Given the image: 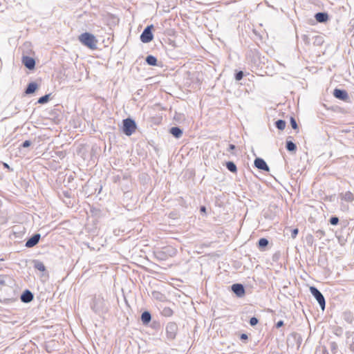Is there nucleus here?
I'll return each instance as SVG.
<instances>
[{"label": "nucleus", "instance_id": "nucleus-1", "mask_svg": "<svg viewBox=\"0 0 354 354\" xmlns=\"http://www.w3.org/2000/svg\"><path fill=\"white\" fill-rule=\"evenodd\" d=\"M78 39L83 45L87 46L90 49L95 50L97 48V40L91 33H82L79 36Z\"/></svg>", "mask_w": 354, "mask_h": 354}, {"label": "nucleus", "instance_id": "nucleus-2", "mask_svg": "<svg viewBox=\"0 0 354 354\" xmlns=\"http://www.w3.org/2000/svg\"><path fill=\"white\" fill-rule=\"evenodd\" d=\"M6 276H0V301L8 299L9 292L11 291V287L6 283Z\"/></svg>", "mask_w": 354, "mask_h": 354}, {"label": "nucleus", "instance_id": "nucleus-3", "mask_svg": "<svg viewBox=\"0 0 354 354\" xmlns=\"http://www.w3.org/2000/svg\"><path fill=\"white\" fill-rule=\"evenodd\" d=\"M122 124V131L127 136H131L137 128L136 122L129 118L123 120Z\"/></svg>", "mask_w": 354, "mask_h": 354}, {"label": "nucleus", "instance_id": "nucleus-4", "mask_svg": "<svg viewBox=\"0 0 354 354\" xmlns=\"http://www.w3.org/2000/svg\"><path fill=\"white\" fill-rule=\"evenodd\" d=\"M310 292L312 294V295L316 299L322 309L324 310L325 308L326 301L322 293L317 288L314 286L310 287Z\"/></svg>", "mask_w": 354, "mask_h": 354}, {"label": "nucleus", "instance_id": "nucleus-5", "mask_svg": "<svg viewBox=\"0 0 354 354\" xmlns=\"http://www.w3.org/2000/svg\"><path fill=\"white\" fill-rule=\"evenodd\" d=\"M178 332V325L175 322H169L166 326V334L168 339H175Z\"/></svg>", "mask_w": 354, "mask_h": 354}, {"label": "nucleus", "instance_id": "nucleus-6", "mask_svg": "<svg viewBox=\"0 0 354 354\" xmlns=\"http://www.w3.org/2000/svg\"><path fill=\"white\" fill-rule=\"evenodd\" d=\"M153 25L147 26L140 35V40L143 43H149L152 41L153 36L152 34Z\"/></svg>", "mask_w": 354, "mask_h": 354}, {"label": "nucleus", "instance_id": "nucleus-7", "mask_svg": "<svg viewBox=\"0 0 354 354\" xmlns=\"http://www.w3.org/2000/svg\"><path fill=\"white\" fill-rule=\"evenodd\" d=\"M232 292L239 297L245 295V288L241 283H234L231 286Z\"/></svg>", "mask_w": 354, "mask_h": 354}, {"label": "nucleus", "instance_id": "nucleus-8", "mask_svg": "<svg viewBox=\"0 0 354 354\" xmlns=\"http://www.w3.org/2000/svg\"><path fill=\"white\" fill-rule=\"evenodd\" d=\"M254 166L258 168L259 169L265 171H269L270 168L268 166L266 161L261 158H257L254 160Z\"/></svg>", "mask_w": 354, "mask_h": 354}, {"label": "nucleus", "instance_id": "nucleus-9", "mask_svg": "<svg viewBox=\"0 0 354 354\" xmlns=\"http://www.w3.org/2000/svg\"><path fill=\"white\" fill-rule=\"evenodd\" d=\"M22 63L29 70H32L35 67V61L32 57L28 56H24L22 58Z\"/></svg>", "mask_w": 354, "mask_h": 354}, {"label": "nucleus", "instance_id": "nucleus-10", "mask_svg": "<svg viewBox=\"0 0 354 354\" xmlns=\"http://www.w3.org/2000/svg\"><path fill=\"white\" fill-rule=\"evenodd\" d=\"M40 237L41 235L39 234H35L33 236H32L30 239L27 240L25 244L26 247L32 248L36 245L38 243Z\"/></svg>", "mask_w": 354, "mask_h": 354}, {"label": "nucleus", "instance_id": "nucleus-11", "mask_svg": "<svg viewBox=\"0 0 354 354\" xmlns=\"http://www.w3.org/2000/svg\"><path fill=\"white\" fill-rule=\"evenodd\" d=\"M333 95L342 100H346L348 98V93L345 90L335 88L333 91Z\"/></svg>", "mask_w": 354, "mask_h": 354}, {"label": "nucleus", "instance_id": "nucleus-12", "mask_svg": "<svg viewBox=\"0 0 354 354\" xmlns=\"http://www.w3.org/2000/svg\"><path fill=\"white\" fill-rule=\"evenodd\" d=\"M33 294L29 290H26L21 295V301L24 303H29L33 299Z\"/></svg>", "mask_w": 354, "mask_h": 354}, {"label": "nucleus", "instance_id": "nucleus-13", "mask_svg": "<svg viewBox=\"0 0 354 354\" xmlns=\"http://www.w3.org/2000/svg\"><path fill=\"white\" fill-rule=\"evenodd\" d=\"M315 19L319 23L326 22L328 19V15L326 12H317L315 15Z\"/></svg>", "mask_w": 354, "mask_h": 354}, {"label": "nucleus", "instance_id": "nucleus-14", "mask_svg": "<svg viewBox=\"0 0 354 354\" xmlns=\"http://www.w3.org/2000/svg\"><path fill=\"white\" fill-rule=\"evenodd\" d=\"M339 198L346 202H352L354 200L353 194L349 191L339 194Z\"/></svg>", "mask_w": 354, "mask_h": 354}, {"label": "nucleus", "instance_id": "nucleus-15", "mask_svg": "<svg viewBox=\"0 0 354 354\" xmlns=\"http://www.w3.org/2000/svg\"><path fill=\"white\" fill-rule=\"evenodd\" d=\"M170 133L176 138H179L183 135L182 129L178 127H173L169 129Z\"/></svg>", "mask_w": 354, "mask_h": 354}, {"label": "nucleus", "instance_id": "nucleus-16", "mask_svg": "<svg viewBox=\"0 0 354 354\" xmlns=\"http://www.w3.org/2000/svg\"><path fill=\"white\" fill-rule=\"evenodd\" d=\"M38 88V85L35 82H30L27 86L25 93L26 94H32Z\"/></svg>", "mask_w": 354, "mask_h": 354}, {"label": "nucleus", "instance_id": "nucleus-17", "mask_svg": "<svg viewBox=\"0 0 354 354\" xmlns=\"http://www.w3.org/2000/svg\"><path fill=\"white\" fill-rule=\"evenodd\" d=\"M151 319V315L149 311H145L141 315V321L144 324H147Z\"/></svg>", "mask_w": 354, "mask_h": 354}, {"label": "nucleus", "instance_id": "nucleus-18", "mask_svg": "<svg viewBox=\"0 0 354 354\" xmlns=\"http://www.w3.org/2000/svg\"><path fill=\"white\" fill-rule=\"evenodd\" d=\"M145 61H146L147 64L149 66H157L158 65L157 58L156 57H154L153 55H150L147 56Z\"/></svg>", "mask_w": 354, "mask_h": 354}, {"label": "nucleus", "instance_id": "nucleus-19", "mask_svg": "<svg viewBox=\"0 0 354 354\" xmlns=\"http://www.w3.org/2000/svg\"><path fill=\"white\" fill-rule=\"evenodd\" d=\"M286 148L290 152H295L297 150L296 145L291 140L286 141Z\"/></svg>", "mask_w": 354, "mask_h": 354}, {"label": "nucleus", "instance_id": "nucleus-20", "mask_svg": "<svg viewBox=\"0 0 354 354\" xmlns=\"http://www.w3.org/2000/svg\"><path fill=\"white\" fill-rule=\"evenodd\" d=\"M34 268L39 271L44 272L46 270L44 264L38 260L34 261Z\"/></svg>", "mask_w": 354, "mask_h": 354}, {"label": "nucleus", "instance_id": "nucleus-21", "mask_svg": "<svg viewBox=\"0 0 354 354\" xmlns=\"http://www.w3.org/2000/svg\"><path fill=\"white\" fill-rule=\"evenodd\" d=\"M225 165H226L227 169L230 171H231L232 173L236 172L237 168H236V165L233 162H232V161L227 162Z\"/></svg>", "mask_w": 354, "mask_h": 354}, {"label": "nucleus", "instance_id": "nucleus-22", "mask_svg": "<svg viewBox=\"0 0 354 354\" xmlns=\"http://www.w3.org/2000/svg\"><path fill=\"white\" fill-rule=\"evenodd\" d=\"M161 314L165 317H171L173 315V310L169 307H165L162 310Z\"/></svg>", "mask_w": 354, "mask_h": 354}, {"label": "nucleus", "instance_id": "nucleus-23", "mask_svg": "<svg viewBox=\"0 0 354 354\" xmlns=\"http://www.w3.org/2000/svg\"><path fill=\"white\" fill-rule=\"evenodd\" d=\"M276 127L279 130H283L286 127V122L283 120H278L275 122Z\"/></svg>", "mask_w": 354, "mask_h": 354}, {"label": "nucleus", "instance_id": "nucleus-24", "mask_svg": "<svg viewBox=\"0 0 354 354\" xmlns=\"http://www.w3.org/2000/svg\"><path fill=\"white\" fill-rule=\"evenodd\" d=\"M50 95V94H46V95H44V96H42V97H39V100H38V101H37V102H38L39 104H45V103L48 102V100H49Z\"/></svg>", "mask_w": 354, "mask_h": 354}, {"label": "nucleus", "instance_id": "nucleus-25", "mask_svg": "<svg viewBox=\"0 0 354 354\" xmlns=\"http://www.w3.org/2000/svg\"><path fill=\"white\" fill-rule=\"evenodd\" d=\"M258 244L260 248H265L268 245V241L266 238H261L259 240Z\"/></svg>", "mask_w": 354, "mask_h": 354}, {"label": "nucleus", "instance_id": "nucleus-26", "mask_svg": "<svg viewBox=\"0 0 354 354\" xmlns=\"http://www.w3.org/2000/svg\"><path fill=\"white\" fill-rule=\"evenodd\" d=\"M346 343L349 345V348L352 351H354V342L353 337H348L346 339Z\"/></svg>", "mask_w": 354, "mask_h": 354}, {"label": "nucleus", "instance_id": "nucleus-27", "mask_svg": "<svg viewBox=\"0 0 354 354\" xmlns=\"http://www.w3.org/2000/svg\"><path fill=\"white\" fill-rule=\"evenodd\" d=\"M243 72L242 71H239L235 73V80L240 81L243 77Z\"/></svg>", "mask_w": 354, "mask_h": 354}, {"label": "nucleus", "instance_id": "nucleus-28", "mask_svg": "<svg viewBox=\"0 0 354 354\" xmlns=\"http://www.w3.org/2000/svg\"><path fill=\"white\" fill-rule=\"evenodd\" d=\"M290 124L293 129H298L297 123L296 122V120L293 117L290 118Z\"/></svg>", "mask_w": 354, "mask_h": 354}, {"label": "nucleus", "instance_id": "nucleus-29", "mask_svg": "<svg viewBox=\"0 0 354 354\" xmlns=\"http://www.w3.org/2000/svg\"><path fill=\"white\" fill-rule=\"evenodd\" d=\"M329 222L331 225H335L338 224L339 218L337 216H332V217H330Z\"/></svg>", "mask_w": 354, "mask_h": 354}, {"label": "nucleus", "instance_id": "nucleus-30", "mask_svg": "<svg viewBox=\"0 0 354 354\" xmlns=\"http://www.w3.org/2000/svg\"><path fill=\"white\" fill-rule=\"evenodd\" d=\"M259 322V320L257 317H253L250 319V324L252 326H254L255 325H257Z\"/></svg>", "mask_w": 354, "mask_h": 354}, {"label": "nucleus", "instance_id": "nucleus-31", "mask_svg": "<svg viewBox=\"0 0 354 354\" xmlns=\"http://www.w3.org/2000/svg\"><path fill=\"white\" fill-rule=\"evenodd\" d=\"M152 295L153 297L158 299H160V297L162 296V294L160 292L158 291H153L152 292Z\"/></svg>", "mask_w": 354, "mask_h": 354}, {"label": "nucleus", "instance_id": "nucleus-32", "mask_svg": "<svg viewBox=\"0 0 354 354\" xmlns=\"http://www.w3.org/2000/svg\"><path fill=\"white\" fill-rule=\"evenodd\" d=\"M299 230L297 228H295L291 231V237L295 239L298 234Z\"/></svg>", "mask_w": 354, "mask_h": 354}, {"label": "nucleus", "instance_id": "nucleus-33", "mask_svg": "<svg viewBox=\"0 0 354 354\" xmlns=\"http://www.w3.org/2000/svg\"><path fill=\"white\" fill-rule=\"evenodd\" d=\"M324 41L323 40V37H321V36H317L315 37V43H317L318 44H322Z\"/></svg>", "mask_w": 354, "mask_h": 354}, {"label": "nucleus", "instance_id": "nucleus-34", "mask_svg": "<svg viewBox=\"0 0 354 354\" xmlns=\"http://www.w3.org/2000/svg\"><path fill=\"white\" fill-rule=\"evenodd\" d=\"M30 145H31V142L30 140H25L22 143L21 147H24V148H26V147H30Z\"/></svg>", "mask_w": 354, "mask_h": 354}, {"label": "nucleus", "instance_id": "nucleus-35", "mask_svg": "<svg viewBox=\"0 0 354 354\" xmlns=\"http://www.w3.org/2000/svg\"><path fill=\"white\" fill-rule=\"evenodd\" d=\"M344 319H345L348 322H352V318L351 317V314H350V313H345V314H344Z\"/></svg>", "mask_w": 354, "mask_h": 354}, {"label": "nucleus", "instance_id": "nucleus-36", "mask_svg": "<svg viewBox=\"0 0 354 354\" xmlns=\"http://www.w3.org/2000/svg\"><path fill=\"white\" fill-rule=\"evenodd\" d=\"M121 177L119 175L113 176V182L118 183L120 180Z\"/></svg>", "mask_w": 354, "mask_h": 354}, {"label": "nucleus", "instance_id": "nucleus-37", "mask_svg": "<svg viewBox=\"0 0 354 354\" xmlns=\"http://www.w3.org/2000/svg\"><path fill=\"white\" fill-rule=\"evenodd\" d=\"M337 349V344L335 342L331 343V350L333 353L335 352V350Z\"/></svg>", "mask_w": 354, "mask_h": 354}, {"label": "nucleus", "instance_id": "nucleus-38", "mask_svg": "<svg viewBox=\"0 0 354 354\" xmlns=\"http://www.w3.org/2000/svg\"><path fill=\"white\" fill-rule=\"evenodd\" d=\"M282 326H283V322L282 320H280L279 321L277 324H276V327L277 328L281 327Z\"/></svg>", "mask_w": 354, "mask_h": 354}, {"label": "nucleus", "instance_id": "nucleus-39", "mask_svg": "<svg viewBox=\"0 0 354 354\" xmlns=\"http://www.w3.org/2000/svg\"><path fill=\"white\" fill-rule=\"evenodd\" d=\"M235 145H232V144H230L229 145V147L227 149V151H232V150H234L235 149Z\"/></svg>", "mask_w": 354, "mask_h": 354}, {"label": "nucleus", "instance_id": "nucleus-40", "mask_svg": "<svg viewBox=\"0 0 354 354\" xmlns=\"http://www.w3.org/2000/svg\"><path fill=\"white\" fill-rule=\"evenodd\" d=\"M240 338H241V339H242V340L247 339H248V335H247L246 334H245V333H243V334H241V337H240Z\"/></svg>", "mask_w": 354, "mask_h": 354}, {"label": "nucleus", "instance_id": "nucleus-41", "mask_svg": "<svg viewBox=\"0 0 354 354\" xmlns=\"http://www.w3.org/2000/svg\"><path fill=\"white\" fill-rule=\"evenodd\" d=\"M316 234H317V235L322 236V235H324V231H322V230H317V231L316 232Z\"/></svg>", "mask_w": 354, "mask_h": 354}, {"label": "nucleus", "instance_id": "nucleus-42", "mask_svg": "<svg viewBox=\"0 0 354 354\" xmlns=\"http://www.w3.org/2000/svg\"><path fill=\"white\" fill-rule=\"evenodd\" d=\"M200 210H201V212H206V207H205V206H201V207H200Z\"/></svg>", "mask_w": 354, "mask_h": 354}, {"label": "nucleus", "instance_id": "nucleus-43", "mask_svg": "<svg viewBox=\"0 0 354 354\" xmlns=\"http://www.w3.org/2000/svg\"><path fill=\"white\" fill-rule=\"evenodd\" d=\"M92 309L95 311V312H97V309L95 308V304H93L92 306H91Z\"/></svg>", "mask_w": 354, "mask_h": 354}, {"label": "nucleus", "instance_id": "nucleus-44", "mask_svg": "<svg viewBox=\"0 0 354 354\" xmlns=\"http://www.w3.org/2000/svg\"><path fill=\"white\" fill-rule=\"evenodd\" d=\"M128 177H129L128 175L124 174L122 178H123V179L127 180Z\"/></svg>", "mask_w": 354, "mask_h": 354}, {"label": "nucleus", "instance_id": "nucleus-45", "mask_svg": "<svg viewBox=\"0 0 354 354\" xmlns=\"http://www.w3.org/2000/svg\"><path fill=\"white\" fill-rule=\"evenodd\" d=\"M3 165H4L5 167H6L8 169H10V167H9V165L7 163H3Z\"/></svg>", "mask_w": 354, "mask_h": 354}]
</instances>
